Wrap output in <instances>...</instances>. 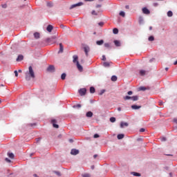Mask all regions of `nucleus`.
<instances>
[{
	"instance_id": "nucleus-1",
	"label": "nucleus",
	"mask_w": 177,
	"mask_h": 177,
	"mask_svg": "<svg viewBox=\"0 0 177 177\" xmlns=\"http://www.w3.org/2000/svg\"><path fill=\"white\" fill-rule=\"evenodd\" d=\"M31 78L32 80L35 78V73L34 72V69H32V66H29L28 71L25 73V80L26 81H30Z\"/></svg>"
},
{
	"instance_id": "nucleus-2",
	"label": "nucleus",
	"mask_w": 177,
	"mask_h": 177,
	"mask_svg": "<svg viewBox=\"0 0 177 177\" xmlns=\"http://www.w3.org/2000/svg\"><path fill=\"white\" fill-rule=\"evenodd\" d=\"M47 42H48V44H55V42H56V37H53L51 38L47 39Z\"/></svg>"
},
{
	"instance_id": "nucleus-3",
	"label": "nucleus",
	"mask_w": 177,
	"mask_h": 177,
	"mask_svg": "<svg viewBox=\"0 0 177 177\" xmlns=\"http://www.w3.org/2000/svg\"><path fill=\"white\" fill-rule=\"evenodd\" d=\"M82 5H84V3H82V2H79V3H76V4L72 5V6L69 8V9L71 10V9H74V8H77V6H82Z\"/></svg>"
},
{
	"instance_id": "nucleus-4",
	"label": "nucleus",
	"mask_w": 177,
	"mask_h": 177,
	"mask_svg": "<svg viewBox=\"0 0 177 177\" xmlns=\"http://www.w3.org/2000/svg\"><path fill=\"white\" fill-rule=\"evenodd\" d=\"M79 93L80 96H84V95H86V88H81L80 90H79Z\"/></svg>"
},
{
	"instance_id": "nucleus-5",
	"label": "nucleus",
	"mask_w": 177,
	"mask_h": 177,
	"mask_svg": "<svg viewBox=\"0 0 177 177\" xmlns=\"http://www.w3.org/2000/svg\"><path fill=\"white\" fill-rule=\"evenodd\" d=\"M80 153V151L78 149H73L71 151V154L72 156H77V154Z\"/></svg>"
},
{
	"instance_id": "nucleus-6",
	"label": "nucleus",
	"mask_w": 177,
	"mask_h": 177,
	"mask_svg": "<svg viewBox=\"0 0 177 177\" xmlns=\"http://www.w3.org/2000/svg\"><path fill=\"white\" fill-rule=\"evenodd\" d=\"M47 71H49V73H53L55 71V66L53 65H50L47 68Z\"/></svg>"
},
{
	"instance_id": "nucleus-7",
	"label": "nucleus",
	"mask_w": 177,
	"mask_h": 177,
	"mask_svg": "<svg viewBox=\"0 0 177 177\" xmlns=\"http://www.w3.org/2000/svg\"><path fill=\"white\" fill-rule=\"evenodd\" d=\"M142 13H144V15H150V10L145 7L142 8Z\"/></svg>"
},
{
	"instance_id": "nucleus-8",
	"label": "nucleus",
	"mask_w": 177,
	"mask_h": 177,
	"mask_svg": "<svg viewBox=\"0 0 177 177\" xmlns=\"http://www.w3.org/2000/svg\"><path fill=\"white\" fill-rule=\"evenodd\" d=\"M57 122V121H56V120H55V119L51 120V124H53V127L58 129L59 126H58V124H56Z\"/></svg>"
},
{
	"instance_id": "nucleus-9",
	"label": "nucleus",
	"mask_w": 177,
	"mask_h": 177,
	"mask_svg": "<svg viewBox=\"0 0 177 177\" xmlns=\"http://www.w3.org/2000/svg\"><path fill=\"white\" fill-rule=\"evenodd\" d=\"M76 66L77 67V70H79V71L82 72L84 70V68L82 67V66H81V64H80V62H77Z\"/></svg>"
},
{
	"instance_id": "nucleus-10",
	"label": "nucleus",
	"mask_w": 177,
	"mask_h": 177,
	"mask_svg": "<svg viewBox=\"0 0 177 177\" xmlns=\"http://www.w3.org/2000/svg\"><path fill=\"white\" fill-rule=\"evenodd\" d=\"M84 52L86 53V56H88L89 50H91V48H89V46H86L84 48Z\"/></svg>"
},
{
	"instance_id": "nucleus-11",
	"label": "nucleus",
	"mask_w": 177,
	"mask_h": 177,
	"mask_svg": "<svg viewBox=\"0 0 177 177\" xmlns=\"http://www.w3.org/2000/svg\"><path fill=\"white\" fill-rule=\"evenodd\" d=\"M52 30H53V26L48 25L46 28V30L48 31V32H52Z\"/></svg>"
},
{
	"instance_id": "nucleus-12",
	"label": "nucleus",
	"mask_w": 177,
	"mask_h": 177,
	"mask_svg": "<svg viewBox=\"0 0 177 177\" xmlns=\"http://www.w3.org/2000/svg\"><path fill=\"white\" fill-rule=\"evenodd\" d=\"M63 50H64L63 44L62 43H60L59 44V50L58 53H63Z\"/></svg>"
},
{
	"instance_id": "nucleus-13",
	"label": "nucleus",
	"mask_w": 177,
	"mask_h": 177,
	"mask_svg": "<svg viewBox=\"0 0 177 177\" xmlns=\"http://www.w3.org/2000/svg\"><path fill=\"white\" fill-rule=\"evenodd\" d=\"M112 63L109 62H105L103 63L104 67H110L111 66Z\"/></svg>"
},
{
	"instance_id": "nucleus-14",
	"label": "nucleus",
	"mask_w": 177,
	"mask_h": 177,
	"mask_svg": "<svg viewBox=\"0 0 177 177\" xmlns=\"http://www.w3.org/2000/svg\"><path fill=\"white\" fill-rule=\"evenodd\" d=\"M73 63H77L78 62V55H73Z\"/></svg>"
},
{
	"instance_id": "nucleus-15",
	"label": "nucleus",
	"mask_w": 177,
	"mask_h": 177,
	"mask_svg": "<svg viewBox=\"0 0 177 177\" xmlns=\"http://www.w3.org/2000/svg\"><path fill=\"white\" fill-rule=\"evenodd\" d=\"M23 59H24V57L21 55H18L17 58V62H21V60H23Z\"/></svg>"
},
{
	"instance_id": "nucleus-16",
	"label": "nucleus",
	"mask_w": 177,
	"mask_h": 177,
	"mask_svg": "<svg viewBox=\"0 0 177 177\" xmlns=\"http://www.w3.org/2000/svg\"><path fill=\"white\" fill-rule=\"evenodd\" d=\"M93 116V113L92 111H88L86 114V117L91 118Z\"/></svg>"
},
{
	"instance_id": "nucleus-17",
	"label": "nucleus",
	"mask_w": 177,
	"mask_h": 177,
	"mask_svg": "<svg viewBox=\"0 0 177 177\" xmlns=\"http://www.w3.org/2000/svg\"><path fill=\"white\" fill-rule=\"evenodd\" d=\"M131 100L133 102H136L137 100H139V97L138 95H135L131 97Z\"/></svg>"
},
{
	"instance_id": "nucleus-18",
	"label": "nucleus",
	"mask_w": 177,
	"mask_h": 177,
	"mask_svg": "<svg viewBox=\"0 0 177 177\" xmlns=\"http://www.w3.org/2000/svg\"><path fill=\"white\" fill-rule=\"evenodd\" d=\"M114 44L115 45V46H121V43L120 42V41L118 40H114Z\"/></svg>"
},
{
	"instance_id": "nucleus-19",
	"label": "nucleus",
	"mask_w": 177,
	"mask_h": 177,
	"mask_svg": "<svg viewBox=\"0 0 177 177\" xmlns=\"http://www.w3.org/2000/svg\"><path fill=\"white\" fill-rule=\"evenodd\" d=\"M131 175H133V176H141V174L140 173H136L135 171L131 172Z\"/></svg>"
},
{
	"instance_id": "nucleus-20",
	"label": "nucleus",
	"mask_w": 177,
	"mask_h": 177,
	"mask_svg": "<svg viewBox=\"0 0 177 177\" xmlns=\"http://www.w3.org/2000/svg\"><path fill=\"white\" fill-rule=\"evenodd\" d=\"M124 127H128V123L127 122H121L120 127L124 128Z\"/></svg>"
},
{
	"instance_id": "nucleus-21",
	"label": "nucleus",
	"mask_w": 177,
	"mask_h": 177,
	"mask_svg": "<svg viewBox=\"0 0 177 177\" xmlns=\"http://www.w3.org/2000/svg\"><path fill=\"white\" fill-rule=\"evenodd\" d=\"M8 156L9 158H12V159L15 158V154H13V153L8 152Z\"/></svg>"
},
{
	"instance_id": "nucleus-22",
	"label": "nucleus",
	"mask_w": 177,
	"mask_h": 177,
	"mask_svg": "<svg viewBox=\"0 0 177 177\" xmlns=\"http://www.w3.org/2000/svg\"><path fill=\"white\" fill-rule=\"evenodd\" d=\"M131 109H133V110H138V109H140V106H137V105H132Z\"/></svg>"
},
{
	"instance_id": "nucleus-23",
	"label": "nucleus",
	"mask_w": 177,
	"mask_h": 177,
	"mask_svg": "<svg viewBox=\"0 0 177 177\" xmlns=\"http://www.w3.org/2000/svg\"><path fill=\"white\" fill-rule=\"evenodd\" d=\"M125 136L124 135V134H118V136H117V138H118V139H119V140H121V139H124V137Z\"/></svg>"
},
{
	"instance_id": "nucleus-24",
	"label": "nucleus",
	"mask_w": 177,
	"mask_h": 177,
	"mask_svg": "<svg viewBox=\"0 0 177 177\" xmlns=\"http://www.w3.org/2000/svg\"><path fill=\"white\" fill-rule=\"evenodd\" d=\"M97 45H103L104 44V41L103 40H100L96 41Z\"/></svg>"
},
{
	"instance_id": "nucleus-25",
	"label": "nucleus",
	"mask_w": 177,
	"mask_h": 177,
	"mask_svg": "<svg viewBox=\"0 0 177 177\" xmlns=\"http://www.w3.org/2000/svg\"><path fill=\"white\" fill-rule=\"evenodd\" d=\"M167 16L168 17H172V16H174V13L172 12V11L167 12Z\"/></svg>"
},
{
	"instance_id": "nucleus-26",
	"label": "nucleus",
	"mask_w": 177,
	"mask_h": 177,
	"mask_svg": "<svg viewBox=\"0 0 177 177\" xmlns=\"http://www.w3.org/2000/svg\"><path fill=\"white\" fill-rule=\"evenodd\" d=\"M34 37L36 39H38V38H39V32H35L34 33Z\"/></svg>"
},
{
	"instance_id": "nucleus-27",
	"label": "nucleus",
	"mask_w": 177,
	"mask_h": 177,
	"mask_svg": "<svg viewBox=\"0 0 177 177\" xmlns=\"http://www.w3.org/2000/svg\"><path fill=\"white\" fill-rule=\"evenodd\" d=\"M140 75H146V71L141 70L140 71Z\"/></svg>"
},
{
	"instance_id": "nucleus-28",
	"label": "nucleus",
	"mask_w": 177,
	"mask_h": 177,
	"mask_svg": "<svg viewBox=\"0 0 177 177\" xmlns=\"http://www.w3.org/2000/svg\"><path fill=\"white\" fill-rule=\"evenodd\" d=\"M111 81H113V82H115V81H117V76L113 75V76L111 77Z\"/></svg>"
},
{
	"instance_id": "nucleus-29",
	"label": "nucleus",
	"mask_w": 177,
	"mask_h": 177,
	"mask_svg": "<svg viewBox=\"0 0 177 177\" xmlns=\"http://www.w3.org/2000/svg\"><path fill=\"white\" fill-rule=\"evenodd\" d=\"M82 106L80 104L73 106V109H81Z\"/></svg>"
},
{
	"instance_id": "nucleus-30",
	"label": "nucleus",
	"mask_w": 177,
	"mask_h": 177,
	"mask_svg": "<svg viewBox=\"0 0 177 177\" xmlns=\"http://www.w3.org/2000/svg\"><path fill=\"white\" fill-rule=\"evenodd\" d=\"M90 92L91 93H95V87L93 86L90 87Z\"/></svg>"
},
{
	"instance_id": "nucleus-31",
	"label": "nucleus",
	"mask_w": 177,
	"mask_h": 177,
	"mask_svg": "<svg viewBox=\"0 0 177 177\" xmlns=\"http://www.w3.org/2000/svg\"><path fill=\"white\" fill-rule=\"evenodd\" d=\"M47 6L48 8H52V6H53V3H52V2H47Z\"/></svg>"
},
{
	"instance_id": "nucleus-32",
	"label": "nucleus",
	"mask_w": 177,
	"mask_h": 177,
	"mask_svg": "<svg viewBox=\"0 0 177 177\" xmlns=\"http://www.w3.org/2000/svg\"><path fill=\"white\" fill-rule=\"evenodd\" d=\"M113 34H118V29L117 28H113Z\"/></svg>"
},
{
	"instance_id": "nucleus-33",
	"label": "nucleus",
	"mask_w": 177,
	"mask_h": 177,
	"mask_svg": "<svg viewBox=\"0 0 177 177\" xmlns=\"http://www.w3.org/2000/svg\"><path fill=\"white\" fill-rule=\"evenodd\" d=\"M120 16H122V17H125V12L124 11H121L119 13Z\"/></svg>"
},
{
	"instance_id": "nucleus-34",
	"label": "nucleus",
	"mask_w": 177,
	"mask_h": 177,
	"mask_svg": "<svg viewBox=\"0 0 177 177\" xmlns=\"http://www.w3.org/2000/svg\"><path fill=\"white\" fill-rule=\"evenodd\" d=\"M66 73H62V75H61V78L62 80H66Z\"/></svg>"
},
{
	"instance_id": "nucleus-35",
	"label": "nucleus",
	"mask_w": 177,
	"mask_h": 177,
	"mask_svg": "<svg viewBox=\"0 0 177 177\" xmlns=\"http://www.w3.org/2000/svg\"><path fill=\"white\" fill-rule=\"evenodd\" d=\"M148 39L149 41H154V36H150Z\"/></svg>"
},
{
	"instance_id": "nucleus-36",
	"label": "nucleus",
	"mask_w": 177,
	"mask_h": 177,
	"mask_svg": "<svg viewBox=\"0 0 177 177\" xmlns=\"http://www.w3.org/2000/svg\"><path fill=\"white\" fill-rule=\"evenodd\" d=\"M110 121H111V122H115V118L111 117V118H110Z\"/></svg>"
},
{
	"instance_id": "nucleus-37",
	"label": "nucleus",
	"mask_w": 177,
	"mask_h": 177,
	"mask_svg": "<svg viewBox=\"0 0 177 177\" xmlns=\"http://www.w3.org/2000/svg\"><path fill=\"white\" fill-rule=\"evenodd\" d=\"M146 89H147V88H146V87H145V86H141L139 88V91H146Z\"/></svg>"
},
{
	"instance_id": "nucleus-38",
	"label": "nucleus",
	"mask_w": 177,
	"mask_h": 177,
	"mask_svg": "<svg viewBox=\"0 0 177 177\" xmlns=\"http://www.w3.org/2000/svg\"><path fill=\"white\" fill-rule=\"evenodd\" d=\"M129 99H131V97H129V96H128V95L124 97V100H129Z\"/></svg>"
},
{
	"instance_id": "nucleus-39",
	"label": "nucleus",
	"mask_w": 177,
	"mask_h": 177,
	"mask_svg": "<svg viewBox=\"0 0 177 177\" xmlns=\"http://www.w3.org/2000/svg\"><path fill=\"white\" fill-rule=\"evenodd\" d=\"M104 46H105V48H110V44L109 43H105Z\"/></svg>"
},
{
	"instance_id": "nucleus-40",
	"label": "nucleus",
	"mask_w": 177,
	"mask_h": 177,
	"mask_svg": "<svg viewBox=\"0 0 177 177\" xmlns=\"http://www.w3.org/2000/svg\"><path fill=\"white\" fill-rule=\"evenodd\" d=\"M82 177H91V175L88 174H85L82 175Z\"/></svg>"
},
{
	"instance_id": "nucleus-41",
	"label": "nucleus",
	"mask_w": 177,
	"mask_h": 177,
	"mask_svg": "<svg viewBox=\"0 0 177 177\" xmlns=\"http://www.w3.org/2000/svg\"><path fill=\"white\" fill-rule=\"evenodd\" d=\"M14 73L15 74V77H19V73L17 72V71H15Z\"/></svg>"
},
{
	"instance_id": "nucleus-42",
	"label": "nucleus",
	"mask_w": 177,
	"mask_h": 177,
	"mask_svg": "<svg viewBox=\"0 0 177 177\" xmlns=\"http://www.w3.org/2000/svg\"><path fill=\"white\" fill-rule=\"evenodd\" d=\"M91 13H92V15H94L95 16H97V13H96V11H95V10H93Z\"/></svg>"
},
{
	"instance_id": "nucleus-43",
	"label": "nucleus",
	"mask_w": 177,
	"mask_h": 177,
	"mask_svg": "<svg viewBox=\"0 0 177 177\" xmlns=\"http://www.w3.org/2000/svg\"><path fill=\"white\" fill-rule=\"evenodd\" d=\"M2 8H3V9H6V8L8 7V6L6 4H3L1 5Z\"/></svg>"
},
{
	"instance_id": "nucleus-44",
	"label": "nucleus",
	"mask_w": 177,
	"mask_h": 177,
	"mask_svg": "<svg viewBox=\"0 0 177 177\" xmlns=\"http://www.w3.org/2000/svg\"><path fill=\"white\" fill-rule=\"evenodd\" d=\"M6 161L7 162H12V161L10 160V159H9V158H6Z\"/></svg>"
},
{
	"instance_id": "nucleus-45",
	"label": "nucleus",
	"mask_w": 177,
	"mask_h": 177,
	"mask_svg": "<svg viewBox=\"0 0 177 177\" xmlns=\"http://www.w3.org/2000/svg\"><path fill=\"white\" fill-rule=\"evenodd\" d=\"M93 138H95L96 139L97 138H100V136H99V134H95Z\"/></svg>"
},
{
	"instance_id": "nucleus-46",
	"label": "nucleus",
	"mask_w": 177,
	"mask_h": 177,
	"mask_svg": "<svg viewBox=\"0 0 177 177\" xmlns=\"http://www.w3.org/2000/svg\"><path fill=\"white\" fill-rule=\"evenodd\" d=\"M102 60L106 62V55H102Z\"/></svg>"
},
{
	"instance_id": "nucleus-47",
	"label": "nucleus",
	"mask_w": 177,
	"mask_h": 177,
	"mask_svg": "<svg viewBox=\"0 0 177 177\" xmlns=\"http://www.w3.org/2000/svg\"><path fill=\"white\" fill-rule=\"evenodd\" d=\"M145 129H143V128H142V129H140V132H145Z\"/></svg>"
},
{
	"instance_id": "nucleus-48",
	"label": "nucleus",
	"mask_w": 177,
	"mask_h": 177,
	"mask_svg": "<svg viewBox=\"0 0 177 177\" xmlns=\"http://www.w3.org/2000/svg\"><path fill=\"white\" fill-rule=\"evenodd\" d=\"M99 26H100L101 27L103 26V24H104L103 22H100L99 24Z\"/></svg>"
},
{
	"instance_id": "nucleus-49",
	"label": "nucleus",
	"mask_w": 177,
	"mask_h": 177,
	"mask_svg": "<svg viewBox=\"0 0 177 177\" xmlns=\"http://www.w3.org/2000/svg\"><path fill=\"white\" fill-rule=\"evenodd\" d=\"M167 140V138H162V142H165Z\"/></svg>"
},
{
	"instance_id": "nucleus-50",
	"label": "nucleus",
	"mask_w": 177,
	"mask_h": 177,
	"mask_svg": "<svg viewBox=\"0 0 177 177\" xmlns=\"http://www.w3.org/2000/svg\"><path fill=\"white\" fill-rule=\"evenodd\" d=\"M96 8H102V5L98 4V5L96 6Z\"/></svg>"
},
{
	"instance_id": "nucleus-51",
	"label": "nucleus",
	"mask_w": 177,
	"mask_h": 177,
	"mask_svg": "<svg viewBox=\"0 0 177 177\" xmlns=\"http://www.w3.org/2000/svg\"><path fill=\"white\" fill-rule=\"evenodd\" d=\"M174 122L176 124H177V118H174Z\"/></svg>"
},
{
	"instance_id": "nucleus-52",
	"label": "nucleus",
	"mask_w": 177,
	"mask_h": 177,
	"mask_svg": "<svg viewBox=\"0 0 177 177\" xmlns=\"http://www.w3.org/2000/svg\"><path fill=\"white\" fill-rule=\"evenodd\" d=\"M127 93H128V95H132L133 92L130 91Z\"/></svg>"
},
{
	"instance_id": "nucleus-53",
	"label": "nucleus",
	"mask_w": 177,
	"mask_h": 177,
	"mask_svg": "<svg viewBox=\"0 0 177 177\" xmlns=\"http://www.w3.org/2000/svg\"><path fill=\"white\" fill-rule=\"evenodd\" d=\"M118 111H121V107L118 108Z\"/></svg>"
},
{
	"instance_id": "nucleus-54",
	"label": "nucleus",
	"mask_w": 177,
	"mask_h": 177,
	"mask_svg": "<svg viewBox=\"0 0 177 177\" xmlns=\"http://www.w3.org/2000/svg\"><path fill=\"white\" fill-rule=\"evenodd\" d=\"M91 169H95V166L94 165L91 166Z\"/></svg>"
},
{
	"instance_id": "nucleus-55",
	"label": "nucleus",
	"mask_w": 177,
	"mask_h": 177,
	"mask_svg": "<svg viewBox=\"0 0 177 177\" xmlns=\"http://www.w3.org/2000/svg\"><path fill=\"white\" fill-rule=\"evenodd\" d=\"M174 66H176V64H177V60H176V62H174Z\"/></svg>"
},
{
	"instance_id": "nucleus-56",
	"label": "nucleus",
	"mask_w": 177,
	"mask_h": 177,
	"mask_svg": "<svg viewBox=\"0 0 177 177\" xmlns=\"http://www.w3.org/2000/svg\"><path fill=\"white\" fill-rule=\"evenodd\" d=\"M125 8H126L127 9H129V6H126Z\"/></svg>"
},
{
	"instance_id": "nucleus-57",
	"label": "nucleus",
	"mask_w": 177,
	"mask_h": 177,
	"mask_svg": "<svg viewBox=\"0 0 177 177\" xmlns=\"http://www.w3.org/2000/svg\"><path fill=\"white\" fill-rule=\"evenodd\" d=\"M96 157H97V154H95V155L93 156V158H96Z\"/></svg>"
},
{
	"instance_id": "nucleus-58",
	"label": "nucleus",
	"mask_w": 177,
	"mask_h": 177,
	"mask_svg": "<svg viewBox=\"0 0 177 177\" xmlns=\"http://www.w3.org/2000/svg\"><path fill=\"white\" fill-rule=\"evenodd\" d=\"M149 30H153V27H152V26H150V27H149Z\"/></svg>"
},
{
	"instance_id": "nucleus-59",
	"label": "nucleus",
	"mask_w": 177,
	"mask_h": 177,
	"mask_svg": "<svg viewBox=\"0 0 177 177\" xmlns=\"http://www.w3.org/2000/svg\"><path fill=\"white\" fill-rule=\"evenodd\" d=\"M85 2H91V0H84Z\"/></svg>"
},
{
	"instance_id": "nucleus-60",
	"label": "nucleus",
	"mask_w": 177,
	"mask_h": 177,
	"mask_svg": "<svg viewBox=\"0 0 177 177\" xmlns=\"http://www.w3.org/2000/svg\"><path fill=\"white\" fill-rule=\"evenodd\" d=\"M159 103H160V106H162V102H160Z\"/></svg>"
},
{
	"instance_id": "nucleus-61",
	"label": "nucleus",
	"mask_w": 177,
	"mask_h": 177,
	"mask_svg": "<svg viewBox=\"0 0 177 177\" xmlns=\"http://www.w3.org/2000/svg\"><path fill=\"white\" fill-rule=\"evenodd\" d=\"M18 73H21V70L19 69V70L18 71Z\"/></svg>"
},
{
	"instance_id": "nucleus-62",
	"label": "nucleus",
	"mask_w": 177,
	"mask_h": 177,
	"mask_svg": "<svg viewBox=\"0 0 177 177\" xmlns=\"http://www.w3.org/2000/svg\"><path fill=\"white\" fill-rule=\"evenodd\" d=\"M33 176H35V177H38V176H37V174H34Z\"/></svg>"
},
{
	"instance_id": "nucleus-63",
	"label": "nucleus",
	"mask_w": 177,
	"mask_h": 177,
	"mask_svg": "<svg viewBox=\"0 0 177 177\" xmlns=\"http://www.w3.org/2000/svg\"><path fill=\"white\" fill-rule=\"evenodd\" d=\"M166 71H168L169 68H165Z\"/></svg>"
},
{
	"instance_id": "nucleus-64",
	"label": "nucleus",
	"mask_w": 177,
	"mask_h": 177,
	"mask_svg": "<svg viewBox=\"0 0 177 177\" xmlns=\"http://www.w3.org/2000/svg\"><path fill=\"white\" fill-rule=\"evenodd\" d=\"M39 140H41V138L37 139V142H39Z\"/></svg>"
}]
</instances>
